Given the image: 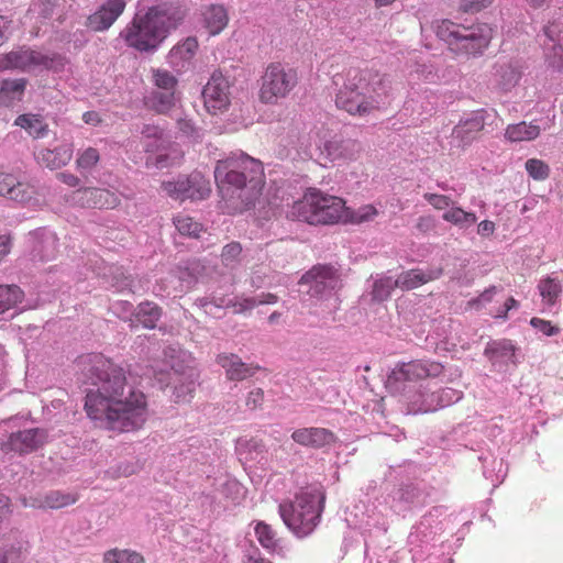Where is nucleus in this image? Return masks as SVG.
I'll return each mask as SVG.
<instances>
[{"instance_id":"1","label":"nucleus","mask_w":563,"mask_h":563,"mask_svg":"<svg viewBox=\"0 0 563 563\" xmlns=\"http://www.w3.org/2000/svg\"><path fill=\"white\" fill-rule=\"evenodd\" d=\"M86 376L93 388L86 395L85 409L93 420L120 432L140 429L146 420V402L141 391L128 384L122 367L101 355L87 356Z\"/></svg>"},{"instance_id":"2","label":"nucleus","mask_w":563,"mask_h":563,"mask_svg":"<svg viewBox=\"0 0 563 563\" xmlns=\"http://www.w3.org/2000/svg\"><path fill=\"white\" fill-rule=\"evenodd\" d=\"M335 106L353 117H368L386 109L393 99V82L386 75L373 74L366 69L350 67L342 75H335L333 81L339 86Z\"/></svg>"},{"instance_id":"3","label":"nucleus","mask_w":563,"mask_h":563,"mask_svg":"<svg viewBox=\"0 0 563 563\" xmlns=\"http://www.w3.org/2000/svg\"><path fill=\"white\" fill-rule=\"evenodd\" d=\"M183 19V11L173 3L153 5L144 16L134 19L126 33V42L139 51H153Z\"/></svg>"},{"instance_id":"4","label":"nucleus","mask_w":563,"mask_h":563,"mask_svg":"<svg viewBox=\"0 0 563 563\" xmlns=\"http://www.w3.org/2000/svg\"><path fill=\"white\" fill-rule=\"evenodd\" d=\"M434 29L437 36L457 56L483 55L494 36V30L487 23L464 25L443 19L435 23Z\"/></svg>"},{"instance_id":"5","label":"nucleus","mask_w":563,"mask_h":563,"mask_svg":"<svg viewBox=\"0 0 563 563\" xmlns=\"http://www.w3.org/2000/svg\"><path fill=\"white\" fill-rule=\"evenodd\" d=\"M287 217L311 225H332L346 218V203L338 196L311 188L292 203Z\"/></svg>"},{"instance_id":"6","label":"nucleus","mask_w":563,"mask_h":563,"mask_svg":"<svg viewBox=\"0 0 563 563\" xmlns=\"http://www.w3.org/2000/svg\"><path fill=\"white\" fill-rule=\"evenodd\" d=\"M324 501L325 495L321 489H306L296 494L292 500L280 503L278 512L290 531L299 538H305L318 526Z\"/></svg>"},{"instance_id":"7","label":"nucleus","mask_w":563,"mask_h":563,"mask_svg":"<svg viewBox=\"0 0 563 563\" xmlns=\"http://www.w3.org/2000/svg\"><path fill=\"white\" fill-rule=\"evenodd\" d=\"M246 154L233 153L217 163L214 178L227 208L232 212L243 213L246 210Z\"/></svg>"},{"instance_id":"8","label":"nucleus","mask_w":563,"mask_h":563,"mask_svg":"<svg viewBox=\"0 0 563 563\" xmlns=\"http://www.w3.org/2000/svg\"><path fill=\"white\" fill-rule=\"evenodd\" d=\"M298 73L296 69L286 67L280 63L269 64L264 75L258 91V99L265 104H277L285 99L298 85Z\"/></svg>"},{"instance_id":"9","label":"nucleus","mask_w":563,"mask_h":563,"mask_svg":"<svg viewBox=\"0 0 563 563\" xmlns=\"http://www.w3.org/2000/svg\"><path fill=\"white\" fill-rule=\"evenodd\" d=\"M444 365L432 360H412L398 363L387 376L388 388L397 389L404 382H419L427 378H438L444 373Z\"/></svg>"},{"instance_id":"10","label":"nucleus","mask_w":563,"mask_h":563,"mask_svg":"<svg viewBox=\"0 0 563 563\" xmlns=\"http://www.w3.org/2000/svg\"><path fill=\"white\" fill-rule=\"evenodd\" d=\"M329 131L319 129L314 132L316 143L320 151V159L324 165L330 163H347L356 161L362 152V145L356 140H327Z\"/></svg>"},{"instance_id":"11","label":"nucleus","mask_w":563,"mask_h":563,"mask_svg":"<svg viewBox=\"0 0 563 563\" xmlns=\"http://www.w3.org/2000/svg\"><path fill=\"white\" fill-rule=\"evenodd\" d=\"M162 187L169 197L179 200L205 199L211 191L209 181L200 173L178 177L175 181H165Z\"/></svg>"},{"instance_id":"12","label":"nucleus","mask_w":563,"mask_h":563,"mask_svg":"<svg viewBox=\"0 0 563 563\" xmlns=\"http://www.w3.org/2000/svg\"><path fill=\"white\" fill-rule=\"evenodd\" d=\"M299 284L308 286L311 297H320L339 286V276L332 266L316 265L301 276Z\"/></svg>"},{"instance_id":"13","label":"nucleus","mask_w":563,"mask_h":563,"mask_svg":"<svg viewBox=\"0 0 563 563\" xmlns=\"http://www.w3.org/2000/svg\"><path fill=\"white\" fill-rule=\"evenodd\" d=\"M53 59L32 49L12 51L3 56L2 68H18L23 71H34L38 68H49Z\"/></svg>"},{"instance_id":"14","label":"nucleus","mask_w":563,"mask_h":563,"mask_svg":"<svg viewBox=\"0 0 563 563\" xmlns=\"http://www.w3.org/2000/svg\"><path fill=\"white\" fill-rule=\"evenodd\" d=\"M46 440L43 429L33 428L11 433L9 440L2 444L4 452L13 451L19 454H27L40 449Z\"/></svg>"},{"instance_id":"15","label":"nucleus","mask_w":563,"mask_h":563,"mask_svg":"<svg viewBox=\"0 0 563 563\" xmlns=\"http://www.w3.org/2000/svg\"><path fill=\"white\" fill-rule=\"evenodd\" d=\"M228 81L221 73H213L210 80L202 89L205 107L208 112L216 114L229 106L227 93Z\"/></svg>"},{"instance_id":"16","label":"nucleus","mask_w":563,"mask_h":563,"mask_svg":"<svg viewBox=\"0 0 563 563\" xmlns=\"http://www.w3.org/2000/svg\"><path fill=\"white\" fill-rule=\"evenodd\" d=\"M74 205L82 208H113L118 198L107 189L87 187L74 191L70 196Z\"/></svg>"},{"instance_id":"17","label":"nucleus","mask_w":563,"mask_h":563,"mask_svg":"<svg viewBox=\"0 0 563 563\" xmlns=\"http://www.w3.org/2000/svg\"><path fill=\"white\" fill-rule=\"evenodd\" d=\"M291 439L299 445L317 450L331 446L338 441L334 432L319 427L297 429L291 433Z\"/></svg>"},{"instance_id":"18","label":"nucleus","mask_w":563,"mask_h":563,"mask_svg":"<svg viewBox=\"0 0 563 563\" xmlns=\"http://www.w3.org/2000/svg\"><path fill=\"white\" fill-rule=\"evenodd\" d=\"M484 126L485 111H475L454 126L452 137L457 140L461 146H467L484 130Z\"/></svg>"},{"instance_id":"19","label":"nucleus","mask_w":563,"mask_h":563,"mask_svg":"<svg viewBox=\"0 0 563 563\" xmlns=\"http://www.w3.org/2000/svg\"><path fill=\"white\" fill-rule=\"evenodd\" d=\"M124 8V0H108L97 12L88 16L87 26L92 31L107 30L123 12Z\"/></svg>"},{"instance_id":"20","label":"nucleus","mask_w":563,"mask_h":563,"mask_svg":"<svg viewBox=\"0 0 563 563\" xmlns=\"http://www.w3.org/2000/svg\"><path fill=\"white\" fill-rule=\"evenodd\" d=\"M443 274L442 268H431L422 271L420 268H413L402 272L397 278L396 284L401 290H412L421 285L440 278Z\"/></svg>"},{"instance_id":"21","label":"nucleus","mask_w":563,"mask_h":563,"mask_svg":"<svg viewBox=\"0 0 563 563\" xmlns=\"http://www.w3.org/2000/svg\"><path fill=\"white\" fill-rule=\"evenodd\" d=\"M180 102L177 91L154 90L145 99L146 106L158 114H167Z\"/></svg>"},{"instance_id":"22","label":"nucleus","mask_w":563,"mask_h":563,"mask_svg":"<svg viewBox=\"0 0 563 563\" xmlns=\"http://www.w3.org/2000/svg\"><path fill=\"white\" fill-rule=\"evenodd\" d=\"M541 129L533 121L509 124L505 130V139L511 143L530 142L539 137Z\"/></svg>"},{"instance_id":"23","label":"nucleus","mask_w":563,"mask_h":563,"mask_svg":"<svg viewBox=\"0 0 563 563\" xmlns=\"http://www.w3.org/2000/svg\"><path fill=\"white\" fill-rule=\"evenodd\" d=\"M164 361L174 373V378L186 376V372L195 369L190 366V355L185 351L168 346L164 350Z\"/></svg>"},{"instance_id":"24","label":"nucleus","mask_w":563,"mask_h":563,"mask_svg":"<svg viewBox=\"0 0 563 563\" xmlns=\"http://www.w3.org/2000/svg\"><path fill=\"white\" fill-rule=\"evenodd\" d=\"M73 150L68 145H62L54 150H42L37 159L49 169H58L70 162Z\"/></svg>"},{"instance_id":"25","label":"nucleus","mask_w":563,"mask_h":563,"mask_svg":"<svg viewBox=\"0 0 563 563\" xmlns=\"http://www.w3.org/2000/svg\"><path fill=\"white\" fill-rule=\"evenodd\" d=\"M538 290L542 301L547 306L553 307L560 301L563 287L560 279L552 276H545L539 280Z\"/></svg>"},{"instance_id":"26","label":"nucleus","mask_w":563,"mask_h":563,"mask_svg":"<svg viewBox=\"0 0 563 563\" xmlns=\"http://www.w3.org/2000/svg\"><path fill=\"white\" fill-rule=\"evenodd\" d=\"M217 362L222 368H224L228 379L243 380L245 378V364L236 354H219Z\"/></svg>"},{"instance_id":"27","label":"nucleus","mask_w":563,"mask_h":563,"mask_svg":"<svg viewBox=\"0 0 563 563\" xmlns=\"http://www.w3.org/2000/svg\"><path fill=\"white\" fill-rule=\"evenodd\" d=\"M206 27L210 34L220 33L228 24V14L222 5L212 4L203 12Z\"/></svg>"},{"instance_id":"28","label":"nucleus","mask_w":563,"mask_h":563,"mask_svg":"<svg viewBox=\"0 0 563 563\" xmlns=\"http://www.w3.org/2000/svg\"><path fill=\"white\" fill-rule=\"evenodd\" d=\"M198 378V374L196 369H190L186 372V376H180L178 378H173L175 384V397L176 401H188L189 397H191L192 393L196 389V382Z\"/></svg>"},{"instance_id":"29","label":"nucleus","mask_w":563,"mask_h":563,"mask_svg":"<svg viewBox=\"0 0 563 563\" xmlns=\"http://www.w3.org/2000/svg\"><path fill=\"white\" fill-rule=\"evenodd\" d=\"M497 85L504 91L514 88L521 78V70L512 64H501L496 67Z\"/></svg>"},{"instance_id":"30","label":"nucleus","mask_w":563,"mask_h":563,"mask_svg":"<svg viewBox=\"0 0 563 563\" xmlns=\"http://www.w3.org/2000/svg\"><path fill=\"white\" fill-rule=\"evenodd\" d=\"M442 219L460 229H468L477 221V217L474 212L465 211L455 205L442 214Z\"/></svg>"},{"instance_id":"31","label":"nucleus","mask_w":563,"mask_h":563,"mask_svg":"<svg viewBox=\"0 0 563 563\" xmlns=\"http://www.w3.org/2000/svg\"><path fill=\"white\" fill-rule=\"evenodd\" d=\"M254 533L258 543L267 551H275L278 548L279 539L277 531L265 521H257L254 526Z\"/></svg>"},{"instance_id":"32","label":"nucleus","mask_w":563,"mask_h":563,"mask_svg":"<svg viewBox=\"0 0 563 563\" xmlns=\"http://www.w3.org/2000/svg\"><path fill=\"white\" fill-rule=\"evenodd\" d=\"M27 80L20 79H5L1 82L0 88V103L9 104L15 99H20L24 92Z\"/></svg>"},{"instance_id":"33","label":"nucleus","mask_w":563,"mask_h":563,"mask_svg":"<svg viewBox=\"0 0 563 563\" xmlns=\"http://www.w3.org/2000/svg\"><path fill=\"white\" fill-rule=\"evenodd\" d=\"M134 317L144 328L154 329L161 318V309L152 302H142L137 306Z\"/></svg>"},{"instance_id":"34","label":"nucleus","mask_w":563,"mask_h":563,"mask_svg":"<svg viewBox=\"0 0 563 563\" xmlns=\"http://www.w3.org/2000/svg\"><path fill=\"white\" fill-rule=\"evenodd\" d=\"M264 187V170L260 161L249 156V198L262 192ZM251 201L249 200V205Z\"/></svg>"},{"instance_id":"35","label":"nucleus","mask_w":563,"mask_h":563,"mask_svg":"<svg viewBox=\"0 0 563 563\" xmlns=\"http://www.w3.org/2000/svg\"><path fill=\"white\" fill-rule=\"evenodd\" d=\"M23 291L16 285H0V313L21 302Z\"/></svg>"},{"instance_id":"36","label":"nucleus","mask_w":563,"mask_h":563,"mask_svg":"<svg viewBox=\"0 0 563 563\" xmlns=\"http://www.w3.org/2000/svg\"><path fill=\"white\" fill-rule=\"evenodd\" d=\"M104 563H143V556L131 550L111 549L103 554Z\"/></svg>"},{"instance_id":"37","label":"nucleus","mask_w":563,"mask_h":563,"mask_svg":"<svg viewBox=\"0 0 563 563\" xmlns=\"http://www.w3.org/2000/svg\"><path fill=\"white\" fill-rule=\"evenodd\" d=\"M206 272V266L197 260L188 261L177 267L178 277L183 282H196Z\"/></svg>"},{"instance_id":"38","label":"nucleus","mask_w":563,"mask_h":563,"mask_svg":"<svg viewBox=\"0 0 563 563\" xmlns=\"http://www.w3.org/2000/svg\"><path fill=\"white\" fill-rule=\"evenodd\" d=\"M377 214L378 211L373 205H364L355 211L346 207V218H344L343 222L354 224L369 222L373 221Z\"/></svg>"},{"instance_id":"39","label":"nucleus","mask_w":563,"mask_h":563,"mask_svg":"<svg viewBox=\"0 0 563 563\" xmlns=\"http://www.w3.org/2000/svg\"><path fill=\"white\" fill-rule=\"evenodd\" d=\"M198 48V42L194 37L186 38L183 43L174 46L169 53L170 62L174 63L175 59L179 58L183 60L190 59Z\"/></svg>"},{"instance_id":"40","label":"nucleus","mask_w":563,"mask_h":563,"mask_svg":"<svg viewBox=\"0 0 563 563\" xmlns=\"http://www.w3.org/2000/svg\"><path fill=\"white\" fill-rule=\"evenodd\" d=\"M515 345L510 340L495 341L485 350V354L490 360H496L498 357H512L515 356Z\"/></svg>"},{"instance_id":"41","label":"nucleus","mask_w":563,"mask_h":563,"mask_svg":"<svg viewBox=\"0 0 563 563\" xmlns=\"http://www.w3.org/2000/svg\"><path fill=\"white\" fill-rule=\"evenodd\" d=\"M75 501V499L70 495H64L59 492H51L47 494L43 501L38 504H31L32 507H40V508H52L57 509L62 508L64 506L70 505Z\"/></svg>"},{"instance_id":"42","label":"nucleus","mask_w":563,"mask_h":563,"mask_svg":"<svg viewBox=\"0 0 563 563\" xmlns=\"http://www.w3.org/2000/svg\"><path fill=\"white\" fill-rule=\"evenodd\" d=\"M15 124L27 130L29 133L35 137L43 135L45 126L42 124L37 115L22 114L15 120Z\"/></svg>"},{"instance_id":"43","label":"nucleus","mask_w":563,"mask_h":563,"mask_svg":"<svg viewBox=\"0 0 563 563\" xmlns=\"http://www.w3.org/2000/svg\"><path fill=\"white\" fill-rule=\"evenodd\" d=\"M153 78L157 87L156 90L176 91L178 80L168 70L156 69L153 73Z\"/></svg>"},{"instance_id":"44","label":"nucleus","mask_w":563,"mask_h":563,"mask_svg":"<svg viewBox=\"0 0 563 563\" xmlns=\"http://www.w3.org/2000/svg\"><path fill=\"white\" fill-rule=\"evenodd\" d=\"M395 288H398L396 279L394 280L391 277L380 278L374 283L373 297L380 301L386 300Z\"/></svg>"},{"instance_id":"45","label":"nucleus","mask_w":563,"mask_h":563,"mask_svg":"<svg viewBox=\"0 0 563 563\" xmlns=\"http://www.w3.org/2000/svg\"><path fill=\"white\" fill-rule=\"evenodd\" d=\"M460 12L478 13L488 8L494 0H452Z\"/></svg>"},{"instance_id":"46","label":"nucleus","mask_w":563,"mask_h":563,"mask_svg":"<svg viewBox=\"0 0 563 563\" xmlns=\"http://www.w3.org/2000/svg\"><path fill=\"white\" fill-rule=\"evenodd\" d=\"M528 174L536 180H544L550 175V167L543 161L530 158L526 162Z\"/></svg>"},{"instance_id":"47","label":"nucleus","mask_w":563,"mask_h":563,"mask_svg":"<svg viewBox=\"0 0 563 563\" xmlns=\"http://www.w3.org/2000/svg\"><path fill=\"white\" fill-rule=\"evenodd\" d=\"M33 190L30 186L16 181L14 178V185L10 188V191L8 192V197L11 200L18 201V202H26L31 200Z\"/></svg>"},{"instance_id":"48","label":"nucleus","mask_w":563,"mask_h":563,"mask_svg":"<svg viewBox=\"0 0 563 563\" xmlns=\"http://www.w3.org/2000/svg\"><path fill=\"white\" fill-rule=\"evenodd\" d=\"M175 225L180 234L198 238V233L200 231V224L198 222L194 221L191 218H188V217L177 218L175 220Z\"/></svg>"},{"instance_id":"49","label":"nucleus","mask_w":563,"mask_h":563,"mask_svg":"<svg viewBox=\"0 0 563 563\" xmlns=\"http://www.w3.org/2000/svg\"><path fill=\"white\" fill-rule=\"evenodd\" d=\"M22 548L21 542H18V545L12 544L10 548L0 547V563H23L21 559Z\"/></svg>"},{"instance_id":"50","label":"nucleus","mask_w":563,"mask_h":563,"mask_svg":"<svg viewBox=\"0 0 563 563\" xmlns=\"http://www.w3.org/2000/svg\"><path fill=\"white\" fill-rule=\"evenodd\" d=\"M423 198L435 209V210H449L453 205L454 201L450 196L446 195H440V194H431L426 192L423 195Z\"/></svg>"},{"instance_id":"51","label":"nucleus","mask_w":563,"mask_h":563,"mask_svg":"<svg viewBox=\"0 0 563 563\" xmlns=\"http://www.w3.org/2000/svg\"><path fill=\"white\" fill-rule=\"evenodd\" d=\"M496 286H490L489 288L485 289L478 297L471 299L467 302V307L470 309H476L479 310L483 307H485L487 303L492 302L494 299V296L497 292Z\"/></svg>"},{"instance_id":"52","label":"nucleus","mask_w":563,"mask_h":563,"mask_svg":"<svg viewBox=\"0 0 563 563\" xmlns=\"http://www.w3.org/2000/svg\"><path fill=\"white\" fill-rule=\"evenodd\" d=\"M420 490L413 484L402 485L398 492V499L405 504H415L420 498Z\"/></svg>"},{"instance_id":"53","label":"nucleus","mask_w":563,"mask_h":563,"mask_svg":"<svg viewBox=\"0 0 563 563\" xmlns=\"http://www.w3.org/2000/svg\"><path fill=\"white\" fill-rule=\"evenodd\" d=\"M530 324L547 336L558 335L561 331L560 328L552 324L551 321L537 317L531 318Z\"/></svg>"},{"instance_id":"54","label":"nucleus","mask_w":563,"mask_h":563,"mask_svg":"<svg viewBox=\"0 0 563 563\" xmlns=\"http://www.w3.org/2000/svg\"><path fill=\"white\" fill-rule=\"evenodd\" d=\"M99 161V153L93 147H88L77 159V165L82 169H90Z\"/></svg>"},{"instance_id":"55","label":"nucleus","mask_w":563,"mask_h":563,"mask_svg":"<svg viewBox=\"0 0 563 563\" xmlns=\"http://www.w3.org/2000/svg\"><path fill=\"white\" fill-rule=\"evenodd\" d=\"M549 66L553 69H563V46L556 43L552 44L551 52L547 53Z\"/></svg>"},{"instance_id":"56","label":"nucleus","mask_w":563,"mask_h":563,"mask_svg":"<svg viewBox=\"0 0 563 563\" xmlns=\"http://www.w3.org/2000/svg\"><path fill=\"white\" fill-rule=\"evenodd\" d=\"M241 252H242V245L240 243L233 242V243L225 245L223 247V251L221 254L223 263L225 265H230L231 263H233L236 260V257L241 254Z\"/></svg>"},{"instance_id":"57","label":"nucleus","mask_w":563,"mask_h":563,"mask_svg":"<svg viewBox=\"0 0 563 563\" xmlns=\"http://www.w3.org/2000/svg\"><path fill=\"white\" fill-rule=\"evenodd\" d=\"M264 391L262 387L253 388L249 391V405L252 404V409H256L263 405Z\"/></svg>"},{"instance_id":"58","label":"nucleus","mask_w":563,"mask_h":563,"mask_svg":"<svg viewBox=\"0 0 563 563\" xmlns=\"http://www.w3.org/2000/svg\"><path fill=\"white\" fill-rule=\"evenodd\" d=\"M59 4V0H38L40 13L44 18L53 14L54 9Z\"/></svg>"},{"instance_id":"59","label":"nucleus","mask_w":563,"mask_h":563,"mask_svg":"<svg viewBox=\"0 0 563 563\" xmlns=\"http://www.w3.org/2000/svg\"><path fill=\"white\" fill-rule=\"evenodd\" d=\"M435 227L434 219L430 216H422L417 220L416 228L422 233L430 232Z\"/></svg>"},{"instance_id":"60","label":"nucleus","mask_w":563,"mask_h":563,"mask_svg":"<svg viewBox=\"0 0 563 563\" xmlns=\"http://www.w3.org/2000/svg\"><path fill=\"white\" fill-rule=\"evenodd\" d=\"M14 185V176L0 173V196H8L10 188Z\"/></svg>"},{"instance_id":"61","label":"nucleus","mask_w":563,"mask_h":563,"mask_svg":"<svg viewBox=\"0 0 563 563\" xmlns=\"http://www.w3.org/2000/svg\"><path fill=\"white\" fill-rule=\"evenodd\" d=\"M518 306V301L514 298V297H509L505 303L503 305V307H500L496 312H492V316L494 318H506L507 317V313L510 309L515 308Z\"/></svg>"},{"instance_id":"62","label":"nucleus","mask_w":563,"mask_h":563,"mask_svg":"<svg viewBox=\"0 0 563 563\" xmlns=\"http://www.w3.org/2000/svg\"><path fill=\"white\" fill-rule=\"evenodd\" d=\"M141 134L147 139H161L163 130L157 125L144 124L141 130Z\"/></svg>"},{"instance_id":"63","label":"nucleus","mask_w":563,"mask_h":563,"mask_svg":"<svg viewBox=\"0 0 563 563\" xmlns=\"http://www.w3.org/2000/svg\"><path fill=\"white\" fill-rule=\"evenodd\" d=\"M494 232H495V223L493 221L484 220L478 223L477 233L482 238H489L494 234Z\"/></svg>"},{"instance_id":"64","label":"nucleus","mask_w":563,"mask_h":563,"mask_svg":"<svg viewBox=\"0 0 563 563\" xmlns=\"http://www.w3.org/2000/svg\"><path fill=\"white\" fill-rule=\"evenodd\" d=\"M113 280H115L113 286H115L120 291L125 289L131 290L133 280L130 277L124 276L123 273L120 275H113Z\"/></svg>"}]
</instances>
